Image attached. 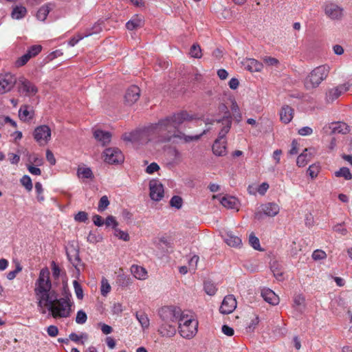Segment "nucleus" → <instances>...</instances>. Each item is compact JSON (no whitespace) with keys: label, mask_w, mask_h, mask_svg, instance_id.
I'll use <instances>...</instances> for the list:
<instances>
[{"label":"nucleus","mask_w":352,"mask_h":352,"mask_svg":"<svg viewBox=\"0 0 352 352\" xmlns=\"http://www.w3.org/2000/svg\"><path fill=\"white\" fill-rule=\"evenodd\" d=\"M93 32L91 33H89L88 34H85V35H78L76 36H74L72 37L68 42V44L69 46L71 47H74L75 45H76L78 41H80V40H82L84 37L85 36H87L89 35H91Z\"/></svg>","instance_id":"obj_52"},{"label":"nucleus","mask_w":352,"mask_h":352,"mask_svg":"<svg viewBox=\"0 0 352 352\" xmlns=\"http://www.w3.org/2000/svg\"><path fill=\"white\" fill-rule=\"evenodd\" d=\"M131 272L133 276L138 280H146L148 277L146 270L138 265H133L131 267Z\"/></svg>","instance_id":"obj_23"},{"label":"nucleus","mask_w":352,"mask_h":352,"mask_svg":"<svg viewBox=\"0 0 352 352\" xmlns=\"http://www.w3.org/2000/svg\"><path fill=\"white\" fill-rule=\"evenodd\" d=\"M160 169V166L155 162L151 163L148 165L146 168V172L148 174H153V173L157 171Z\"/></svg>","instance_id":"obj_58"},{"label":"nucleus","mask_w":352,"mask_h":352,"mask_svg":"<svg viewBox=\"0 0 352 352\" xmlns=\"http://www.w3.org/2000/svg\"><path fill=\"white\" fill-rule=\"evenodd\" d=\"M54 8V5L52 3H48L46 5L43 6L40 8V9L38 10L36 14V17L40 21H45L47 18L48 14Z\"/></svg>","instance_id":"obj_28"},{"label":"nucleus","mask_w":352,"mask_h":352,"mask_svg":"<svg viewBox=\"0 0 352 352\" xmlns=\"http://www.w3.org/2000/svg\"><path fill=\"white\" fill-rule=\"evenodd\" d=\"M249 243L254 249L261 250L259 239L253 233L250 234Z\"/></svg>","instance_id":"obj_41"},{"label":"nucleus","mask_w":352,"mask_h":352,"mask_svg":"<svg viewBox=\"0 0 352 352\" xmlns=\"http://www.w3.org/2000/svg\"><path fill=\"white\" fill-rule=\"evenodd\" d=\"M221 331L225 335H226L228 336H233L234 332V329L232 327H230L226 324H224L222 326Z\"/></svg>","instance_id":"obj_63"},{"label":"nucleus","mask_w":352,"mask_h":352,"mask_svg":"<svg viewBox=\"0 0 352 352\" xmlns=\"http://www.w3.org/2000/svg\"><path fill=\"white\" fill-rule=\"evenodd\" d=\"M77 174L79 177L84 179H92L94 177L92 170L89 168H78Z\"/></svg>","instance_id":"obj_31"},{"label":"nucleus","mask_w":352,"mask_h":352,"mask_svg":"<svg viewBox=\"0 0 352 352\" xmlns=\"http://www.w3.org/2000/svg\"><path fill=\"white\" fill-rule=\"evenodd\" d=\"M16 82L15 76L10 73L0 75V94L10 91Z\"/></svg>","instance_id":"obj_12"},{"label":"nucleus","mask_w":352,"mask_h":352,"mask_svg":"<svg viewBox=\"0 0 352 352\" xmlns=\"http://www.w3.org/2000/svg\"><path fill=\"white\" fill-rule=\"evenodd\" d=\"M226 123V126H223L221 129L218 138L214 141L212 145V151L215 155L217 156H223L227 153L226 150V135L230 131L231 127V121L229 118H226L224 120Z\"/></svg>","instance_id":"obj_6"},{"label":"nucleus","mask_w":352,"mask_h":352,"mask_svg":"<svg viewBox=\"0 0 352 352\" xmlns=\"http://www.w3.org/2000/svg\"><path fill=\"white\" fill-rule=\"evenodd\" d=\"M236 300L233 295H227L224 297L219 308L223 314H231L236 307Z\"/></svg>","instance_id":"obj_15"},{"label":"nucleus","mask_w":352,"mask_h":352,"mask_svg":"<svg viewBox=\"0 0 352 352\" xmlns=\"http://www.w3.org/2000/svg\"><path fill=\"white\" fill-rule=\"evenodd\" d=\"M261 296L265 301L272 305L279 303V297L274 291L269 288H264L261 290Z\"/></svg>","instance_id":"obj_20"},{"label":"nucleus","mask_w":352,"mask_h":352,"mask_svg":"<svg viewBox=\"0 0 352 352\" xmlns=\"http://www.w3.org/2000/svg\"><path fill=\"white\" fill-rule=\"evenodd\" d=\"M194 119L192 115L186 111H182L173 116H168L164 119L160 120L158 123L152 126L147 130H139L133 131L129 135H124V140L129 142H140V143L146 142L148 139L147 135L149 133L153 134L158 142H168L173 138L183 139L185 142L198 140L206 133L204 131L199 135H186L184 133L178 131V127L185 121Z\"/></svg>","instance_id":"obj_1"},{"label":"nucleus","mask_w":352,"mask_h":352,"mask_svg":"<svg viewBox=\"0 0 352 352\" xmlns=\"http://www.w3.org/2000/svg\"><path fill=\"white\" fill-rule=\"evenodd\" d=\"M136 318L139 322L140 323L142 328L146 329L149 326V320L148 317L143 313L137 314Z\"/></svg>","instance_id":"obj_38"},{"label":"nucleus","mask_w":352,"mask_h":352,"mask_svg":"<svg viewBox=\"0 0 352 352\" xmlns=\"http://www.w3.org/2000/svg\"><path fill=\"white\" fill-rule=\"evenodd\" d=\"M31 58L30 56L28 54V53H25L24 55H23L21 58H19L16 64L18 67H21L24 65Z\"/></svg>","instance_id":"obj_54"},{"label":"nucleus","mask_w":352,"mask_h":352,"mask_svg":"<svg viewBox=\"0 0 352 352\" xmlns=\"http://www.w3.org/2000/svg\"><path fill=\"white\" fill-rule=\"evenodd\" d=\"M298 134L302 136L309 135L312 134L313 129L309 126H304L300 128L298 131Z\"/></svg>","instance_id":"obj_59"},{"label":"nucleus","mask_w":352,"mask_h":352,"mask_svg":"<svg viewBox=\"0 0 352 352\" xmlns=\"http://www.w3.org/2000/svg\"><path fill=\"white\" fill-rule=\"evenodd\" d=\"M311 148H305L303 153L298 155V157H297L296 164L299 167L305 166L311 160Z\"/></svg>","instance_id":"obj_27"},{"label":"nucleus","mask_w":352,"mask_h":352,"mask_svg":"<svg viewBox=\"0 0 352 352\" xmlns=\"http://www.w3.org/2000/svg\"><path fill=\"white\" fill-rule=\"evenodd\" d=\"M350 86L349 83H345L329 89L326 94V99L327 102H333L342 94L347 91L349 89Z\"/></svg>","instance_id":"obj_16"},{"label":"nucleus","mask_w":352,"mask_h":352,"mask_svg":"<svg viewBox=\"0 0 352 352\" xmlns=\"http://www.w3.org/2000/svg\"><path fill=\"white\" fill-rule=\"evenodd\" d=\"M263 62L269 66L277 65L278 60L273 57L265 56L263 58Z\"/></svg>","instance_id":"obj_56"},{"label":"nucleus","mask_w":352,"mask_h":352,"mask_svg":"<svg viewBox=\"0 0 352 352\" xmlns=\"http://www.w3.org/2000/svg\"><path fill=\"white\" fill-rule=\"evenodd\" d=\"M30 107L28 105H23L20 107L19 111V116L20 119L24 122L30 120L34 117V111L29 110Z\"/></svg>","instance_id":"obj_26"},{"label":"nucleus","mask_w":352,"mask_h":352,"mask_svg":"<svg viewBox=\"0 0 352 352\" xmlns=\"http://www.w3.org/2000/svg\"><path fill=\"white\" fill-rule=\"evenodd\" d=\"M307 172L311 178H315L319 173V166L313 164L309 167Z\"/></svg>","instance_id":"obj_53"},{"label":"nucleus","mask_w":352,"mask_h":352,"mask_svg":"<svg viewBox=\"0 0 352 352\" xmlns=\"http://www.w3.org/2000/svg\"><path fill=\"white\" fill-rule=\"evenodd\" d=\"M26 8L23 6H16L12 12V17L15 19L23 18L26 14Z\"/></svg>","instance_id":"obj_30"},{"label":"nucleus","mask_w":352,"mask_h":352,"mask_svg":"<svg viewBox=\"0 0 352 352\" xmlns=\"http://www.w3.org/2000/svg\"><path fill=\"white\" fill-rule=\"evenodd\" d=\"M142 25V21L141 19L138 17H134L130 21H129L126 24V27L129 30H133L138 28H140Z\"/></svg>","instance_id":"obj_29"},{"label":"nucleus","mask_w":352,"mask_h":352,"mask_svg":"<svg viewBox=\"0 0 352 352\" xmlns=\"http://www.w3.org/2000/svg\"><path fill=\"white\" fill-rule=\"evenodd\" d=\"M34 138L40 145L46 144L51 139V129L47 125H41L34 131Z\"/></svg>","instance_id":"obj_10"},{"label":"nucleus","mask_w":352,"mask_h":352,"mask_svg":"<svg viewBox=\"0 0 352 352\" xmlns=\"http://www.w3.org/2000/svg\"><path fill=\"white\" fill-rule=\"evenodd\" d=\"M204 290L207 294L214 296L217 292V288L213 283L208 280L204 282Z\"/></svg>","instance_id":"obj_34"},{"label":"nucleus","mask_w":352,"mask_h":352,"mask_svg":"<svg viewBox=\"0 0 352 352\" xmlns=\"http://www.w3.org/2000/svg\"><path fill=\"white\" fill-rule=\"evenodd\" d=\"M42 50V47L40 45H32L27 52L30 57L36 56Z\"/></svg>","instance_id":"obj_50"},{"label":"nucleus","mask_w":352,"mask_h":352,"mask_svg":"<svg viewBox=\"0 0 352 352\" xmlns=\"http://www.w3.org/2000/svg\"><path fill=\"white\" fill-rule=\"evenodd\" d=\"M327 257L325 252L321 250H316L312 254V258L315 261L322 260Z\"/></svg>","instance_id":"obj_49"},{"label":"nucleus","mask_w":352,"mask_h":352,"mask_svg":"<svg viewBox=\"0 0 352 352\" xmlns=\"http://www.w3.org/2000/svg\"><path fill=\"white\" fill-rule=\"evenodd\" d=\"M92 220H93L94 225L96 226L100 227V226H102L104 223V221L102 217L98 214H94L92 217Z\"/></svg>","instance_id":"obj_60"},{"label":"nucleus","mask_w":352,"mask_h":352,"mask_svg":"<svg viewBox=\"0 0 352 352\" xmlns=\"http://www.w3.org/2000/svg\"><path fill=\"white\" fill-rule=\"evenodd\" d=\"M190 54L192 57L199 58L201 57V50L199 45L193 44L190 47Z\"/></svg>","instance_id":"obj_40"},{"label":"nucleus","mask_w":352,"mask_h":352,"mask_svg":"<svg viewBox=\"0 0 352 352\" xmlns=\"http://www.w3.org/2000/svg\"><path fill=\"white\" fill-rule=\"evenodd\" d=\"M280 208L278 204L274 203H267L261 205V210L255 213V218H262V213L268 217H274L279 212Z\"/></svg>","instance_id":"obj_14"},{"label":"nucleus","mask_w":352,"mask_h":352,"mask_svg":"<svg viewBox=\"0 0 352 352\" xmlns=\"http://www.w3.org/2000/svg\"><path fill=\"white\" fill-rule=\"evenodd\" d=\"M322 131L324 134L331 135L333 133L346 134L349 131V126L342 122H334L325 124Z\"/></svg>","instance_id":"obj_9"},{"label":"nucleus","mask_w":352,"mask_h":352,"mask_svg":"<svg viewBox=\"0 0 352 352\" xmlns=\"http://www.w3.org/2000/svg\"><path fill=\"white\" fill-rule=\"evenodd\" d=\"M183 200L181 197L179 196H173L170 201V205L172 207H174L177 209H180L182 206Z\"/></svg>","instance_id":"obj_43"},{"label":"nucleus","mask_w":352,"mask_h":352,"mask_svg":"<svg viewBox=\"0 0 352 352\" xmlns=\"http://www.w3.org/2000/svg\"><path fill=\"white\" fill-rule=\"evenodd\" d=\"M114 230H115L114 234L118 239H122L124 241H129L130 238H129V235L128 234L127 232H124V231H122L120 229H118L116 228L114 229Z\"/></svg>","instance_id":"obj_46"},{"label":"nucleus","mask_w":352,"mask_h":352,"mask_svg":"<svg viewBox=\"0 0 352 352\" xmlns=\"http://www.w3.org/2000/svg\"><path fill=\"white\" fill-rule=\"evenodd\" d=\"M149 195L152 200L160 201L164 195V186L157 179H152L149 182Z\"/></svg>","instance_id":"obj_11"},{"label":"nucleus","mask_w":352,"mask_h":352,"mask_svg":"<svg viewBox=\"0 0 352 352\" xmlns=\"http://www.w3.org/2000/svg\"><path fill=\"white\" fill-rule=\"evenodd\" d=\"M35 190L37 194L36 199L38 201H43L45 200V197L43 195V188L42 184L40 182H36L35 184Z\"/></svg>","instance_id":"obj_42"},{"label":"nucleus","mask_w":352,"mask_h":352,"mask_svg":"<svg viewBox=\"0 0 352 352\" xmlns=\"http://www.w3.org/2000/svg\"><path fill=\"white\" fill-rule=\"evenodd\" d=\"M160 316L162 320L158 332L162 336L172 337L176 333L175 324L180 316V309L175 307H165L160 309Z\"/></svg>","instance_id":"obj_3"},{"label":"nucleus","mask_w":352,"mask_h":352,"mask_svg":"<svg viewBox=\"0 0 352 352\" xmlns=\"http://www.w3.org/2000/svg\"><path fill=\"white\" fill-rule=\"evenodd\" d=\"M140 96V89L138 86H131L124 95V102L128 105H132L138 100Z\"/></svg>","instance_id":"obj_17"},{"label":"nucleus","mask_w":352,"mask_h":352,"mask_svg":"<svg viewBox=\"0 0 352 352\" xmlns=\"http://www.w3.org/2000/svg\"><path fill=\"white\" fill-rule=\"evenodd\" d=\"M177 322L179 332L183 338L190 339L197 333L198 322L192 315L184 314L180 309V316Z\"/></svg>","instance_id":"obj_4"},{"label":"nucleus","mask_w":352,"mask_h":352,"mask_svg":"<svg viewBox=\"0 0 352 352\" xmlns=\"http://www.w3.org/2000/svg\"><path fill=\"white\" fill-rule=\"evenodd\" d=\"M224 241L229 245L233 248H240L242 245L241 239L235 235L232 231L226 232L222 235Z\"/></svg>","instance_id":"obj_19"},{"label":"nucleus","mask_w":352,"mask_h":352,"mask_svg":"<svg viewBox=\"0 0 352 352\" xmlns=\"http://www.w3.org/2000/svg\"><path fill=\"white\" fill-rule=\"evenodd\" d=\"M47 332L51 337H56L58 333V329L57 327L54 325H50L47 327Z\"/></svg>","instance_id":"obj_61"},{"label":"nucleus","mask_w":352,"mask_h":352,"mask_svg":"<svg viewBox=\"0 0 352 352\" xmlns=\"http://www.w3.org/2000/svg\"><path fill=\"white\" fill-rule=\"evenodd\" d=\"M272 271L274 274V276L278 280H281L283 279V272L280 268L278 267V263H273L271 266Z\"/></svg>","instance_id":"obj_37"},{"label":"nucleus","mask_w":352,"mask_h":352,"mask_svg":"<svg viewBox=\"0 0 352 352\" xmlns=\"http://www.w3.org/2000/svg\"><path fill=\"white\" fill-rule=\"evenodd\" d=\"M73 285H74L76 297L80 300L82 299L83 291H82V287L80 286V285L79 284V283L77 280H74Z\"/></svg>","instance_id":"obj_48"},{"label":"nucleus","mask_w":352,"mask_h":352,"mask_svg":"<svg viewBox=\"0 0 352 352\" xmlns=\"http://www.w3.org/2000/svg\"><path fill=\"white\" fill-rule=\"evenodd\" d=\"M223 206L229 209H237L239 206L238 199L232 196H224L220 199Z\"/></svg>","instance_id":"obj_24"},{"label":"nucleus","mask_w":352,"mask_h":352,"mask_svg":"<svg viewBox=\"0 0 352 352\" xmlns=\"http://www.w3.org/2000/svg\"><path fill=\"white\" fill-rule=\"evenodd\" d=\"M109 204L110 202L108 197L107 195L102 196L98 202V210L100 212L104 211L109 206Z\"/></svg>","instance_id":"obj_35"},{"label":"nucleus","mask_w":352,"mask_h":352,"mask_svg":"<svg viewBox=\"0 0 352 352\" xmlns=\"http://www.w3.org/2000/svg\"><path fill=\"white\" fill-rule=\"evenodd\" d=\"M87 316L86 313L80 310L77 312L76 317V322L78 324H85L87 321Z\"/></svg>","instance_id":"obj_45"},{"label":"nucleus","mask_w":352,"mask_h":352,"mask_svg":"<svg viewBox=\"0 0 352 352\" xmlns=\"http://www.w3.org/2000/svg\"><path fill=\"white\" fill-rule=\"evenodd\" d=\"M325 14L331 20H341L344 16V10L337 4L327 3L324 8Z\"/></svg>","instance_id":"obj_13"},{"label":"nucleus","mask_w":352,"mask_h":352,"mask_svg":"<svg viewBox=\"0 0 352 352\" xmlns=\"http://www.w3.org/2000/svg\"><path fill=\"white\" fill-rule=\"evenodd\" d=\"M242 65L251 72H261L263 67V63L254 58H245L242 61Z\"/></svg>","instance_id":"obj_18"},{"label":"nucleus","mask_w":352,"mask_h":352,"mask_svg":"<svg viewBox=\"0 0 352 352\" xmlns=\"http://www.w3.org/2000/svg\"><path fill=\"white\" fill-rule=\"evenodd\" d=\"M111 287L105 277H102L101 280L100 293L103 296H107L111 292Z\"/></svg>","instance_id":"obj_32"},{"label":"nucleus","mask_w":352,"mask_h":352,"mask_svg":"<svg viewBox=\"0 0 352 352\" xmlns=\"http://www.w3.org/2000/svg\"><path fill=\"white\" fill-rule=\"evenodd\" d=\"M94 135L96 140L102 146H105L111 142V134L109 132L102 130H96Z\"/></svg>","instance_id":"obj_22"},{"label":"nucleus","mask_w":352,"mask_h":352,"mask_svg":"<svg viewBox=\"0 0 352 352\" xmlns=\"http://www.w3.org/2000/svg\"><path fill=\"white\" fill-rule=\"evenodd\" d=\"M219 110H220L221 111H222V112H224V115H223V116L222 120H217V123H220V122H221V124H222L223 126H226V123H225V122H224V120H225L226 118H229V119H230V120L232 122L231 116H230V113H229V111H228V108H227V107H226L225 104H221V105L219 106Z\"/></svg>","instance_id":"obj_36"},{"label":"nucleus","mask_w":352,"mask_h":352,"mask_svg":"<svg viewBox=\"0 0 352 352\" xmlns=\"http://www.w3.org/2000/svg\"><path fill=\"white\" fill-rule=\"evenodd\" d=\"M67 256L70 263L77 270L78 274H79L80 269L78 266L80 263V258L78 254V251L75 249L72 250L71 252L67 251Z\"/></svg>","instance_id":"obj_25"},{"label":"nucleus","mask_w":352,"mask_h":352,"mask_svg":"<svg viewBox=\"0 0 352 352\" xmlns=\"http://www.w3.org/2000/svg\"><path fill=\"white\" fill-rule=\"evenodd\" d=\"M330 67L327 65H320L314 68L305 80V86L307 89L316 88L327 78Z\"/></svg>","instance_id":"obj_5"},{"label":"nucleus","mask_w":352,"mask_h":352,"mask_svg":"<svg viewBox=\"0 0 352 352\" xmlns=\"http://www.w3.org/2000/svg\"><path fill=\"white\" fill-rule=\"evenodd\" d=\"M336 177H342L345 179L349 180L352 178V175L349 169L346 167H342L335 173Z\"/></svg>","instance_id":"obj_33"},{"label":"nucleus","mask_w":352,"mask_h":352,"mask_svg":"<svg viewBox=\"0 0 352 352\" xmlns=\"http://www.w3.org/2000/svg\"><path fill=\"white\" fill-rule=\"evenodd\" d=\"M269 188V184L266 182L262 183L260 186H258V192L261 195H264L267 190Z\"/></svg>","instance_id":"obj_64"},{"label":"nucleus","mask_w":352,"mask_h":352,"mask_svg":"<svg viewBox=\"0 0 352 352\" xmlns=\"http://www.w3.org/2000/svg\"><path fill=\"white\" fill-rule=\"evenodd\" d=\"M34 293L38 300V306L42 309L43 314L45 313L43 308L46 307L52 312L54 318L69 316L72 306L69 300L65 298L57 299L55 292L52 290L50 271L47 268H43L40 271L35 283Z\"/></svg>","instance_id":"obj_2"},{"label":"nucleus","mask_w":352,"mask_h":352,"mask_svg":"<svg viewBox=\"0 0 352 352\" xmlns=\"http://www.w3.org/2000/svg\"><path fill=\"white\" fill-rule=\"evenodd\" d=\"M231 110L236 121L239 122L241 119V114L239 111V107L236 101L232 102Z\"/></svg>","instance_id":"obj_44"},{"label":"nucleus","mask_w":352,"mask_h":352,"mask_svg":"<svg viewBox=\"0 0 352 352\" xmlns=\"http://www.w3.org/2000/svg\"><path fill=\"white\" fill-rule=\"evenodd\" d=\"M104 162L111 164H121L124 162V157L122 151L118 148H108L103 152Z\"/></svg>","instance_id":"obj_8"},{"label":"nucleus","mask_w":352,"mask_h":352,"mask_svg":"<svg viewBox=\"0 0 352 352\" xmlns=\"http://www.w3.org/2000/svg\"><path fill=\"white\" fill-rule=\"evenodd\" d=\"M76 221L85 222L88 219V214L84 211L78 212L74 217Z\"/></svg>","instance_id":"obj_51"},{"label":"nucleus","mask_w":352,"mask_h":352,"mask_svg":"<svg viewBox=\"0 0 352 352\" xmlns=\"http://www.w3.org/2000/svg\"><path fill=\"white\" fill-rule=\"evenodd\" d=\"M21 184L28 191H31L32 189V182L31 178L28 175H24L20 179Z\"/></svg>","instance_id":"obj_39"},{"label":"nucleus","mask_w":352,"mask_h":352,"mask_svg":"<svg viewBox=\"0 0 352 352\" xmlns=\"http://www.w3.org/2000/svg\"><path fill=\"white\" fill-rule=\"evenodd\" d=\"M8 156V160L12 164H17L20 161V155L18 154L9 153Z\"/></svg>","instance_id":"obj_55"},{"label":"nucleus","mask_w":352,"mask_h":352,"mask_svg":"<svg viewBox=\"0 0 352 352\" xmlns=\"http://www.w3.org/2000/svg\"><path fill=\"white\" fill-rule=\"evenodd\" d=\"M104 223L106 224L107 226H112L114 229L116 228V226L118 224L117 221L116 220L115 217L113 216H108L106 218Z\"/></svg>","instance_id":"obj_57"},{"label":"nucleus","mask_w":352,"mask_h":352,"mask_svg":"<svg viewBox=\"0 0 352 352\" xmlns=\"http://www.w3.org/2000/svg\"><path fill=\"white\" fill-rule=\"evenodd\" d=\"M21 270H22L21 265H20L19 263H16V269L14 270L10 271L8 273L7 278L10 280H13L16 276L17 274L19 273L20 272H21Z\"/></svg>","instance_id":"obj_47"},{"label":"nucleus","mask_w":352,"mask_h":352,"mask_svg":"<svg viewBox=\"0 0 352 352\" xmlns=\"http://www.w3.org/2000/svg\"><path fill=\"white\" fill-rule=\"evenodd\" d=\"M293 117L294 109L288 105H284L280 111V119L281 122L287 124L292 121Z\"/></svg>","instance_id":"obj_21"},{"label":"nucleus","mask_w":352,"mask_h":352,"mask_svg":"<svg viewBox=\"0 0 352 352\" xmlns=\"http://www.w3.org/2000/svg\"><path fill=\"white\" fill-rule=\"evenodd\" d=\"M18 91L21 95L32 97L38 93L36 86L25 78H19L17 84Z\"/></svg>","instance_id":"obj_7"},{"label":"nucleus","mask_w":352,"mask_h":352,"mask_svg":"<svg viewBox=\"0 0 352 352\" xmlns=\"http://www.w3.org/2000/svg\"><path fill=\"white\" fill-rule=\"evenodd\" d=\"M52 270L53 276L55 278H58L60 276V270L59 267L54 261L52 263Z\"/></svg>","instance_id":"obj_62"}]
</instances>
